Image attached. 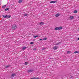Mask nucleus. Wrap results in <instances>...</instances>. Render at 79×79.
I'll list each match as a JSON object with an SVG mask.
<instances>
[{
    "mask_svg": "<svg viewBox=\"0 0 79 79\" xmlns=\"http://www.w3.org/2000/svg\"><path fill=\"white\" fill-rule=\"evenodd\" d=\"M71 53V51H67V54H69V53Z\"/></svg>",
    "mask_w": 79,
    "mask_h": 79,
    "instance_id": "nucleus-19",
    "label": "nucleus"
},
{
    "mask_svg": "<svg viewBox=\"0 0 79 79\" xmlns=\"http://www.w3.org/2000/svg\"><path fill=\"white\" fill-rule=\"evenodd\" d=\"M10 66H11V65H8L6 66V68H9V67H10Z\"/></svg>",
    "mask_w": 79,
    "mask_h": 79,
    "instance_id": "nucleus-11",
    "label": "nucleus"
},
{
    "mask_svg": "<svg viewBox=\"0 0 79 79\" xmlns=\"http://www.w3.org/2000/svg\"><path fill=\"white\" fill-rule=\"evenodd\" d=\"M36 79V77H34L32 78V79Z\"/></svg>",
    "mask_w": 79,
    "mask_h": 79,
    "instance_id": "nucleus-26",
    "label": "nucleus"
},
{
    "mask_svg": "<svg viewBox=\"0 0 79 79\" xmlns=\"http://www.w3.org/2000/svg\"><path fill=\"white\" fill-rule=\"evenodd\" d=\"M2 17L3 18H6L7 17H8V15H3Z\"/></svg>",
    "mask_w": 79,
    "mask_h": 79,
    "instance_id": "nucleus-8",
    "label": "nucleus"
},
{
    "mask_svg": "<svg viewBox=\"0 0 79 79\" xmlns=\"http://www.w3.org/2000/svg\"><path fill=\"white\" fill-rule=\"evenodd\" d=\"M39 37V36H38V35H36V36H34V38H36V37Z\"/></svg>",
    "mask_w": 79,
    "mask_h": 79,
    "instance_id": "nucleus-21",
    "label": "nucleus"
},
{
    "mask_svg": "<svg viewBox=\"0 0 79 79\" xmlns=\"http://www.w3.org/2000/svg\"><path fill=\"white\" fill-rule=\"evenodd\" d=\"M60 15L59 14H57L55 15V16H56V17H58Z\"/></svg>",
    "mask_w": 79,
    "mask_h": 79,
    "instance_id": "nucleus-9",
    "label": "nucleus"
},
{
    "mask_svg": "<svg viewBox=\"0 0 79 79\" xmlns=\"http://www.w3.org/2000/svg\"><path fill=\"white\" fill-rule=\"evenodd\" d=\"M27 16V14H24V16Z\"/></svg>",
    "mask_w": 79,
    "mask_h": 79,
    "instance_id": "nucleus-23",
    "label": "nucleus"
},
{
    "mask_svg": "<svg viewBox=\"0 0 79 79\" xmlns=\"http://www.w3.org/2000/svg\"><path fill=\"white\" fill-rule=\"evenodd\" d=\"M40 36H39V37H40Z\"/></svg>",
    "mask_w": 79,
    "mask_h": 79,
    "instance_id": "nucleus-33",
    "label": "nucleus"
},
{
    "mask_svg": "<svg viewBox=\"0 0 79 79\" xmlns=\"http://www.w3.org/2000/svg\"><path fill=\"white\" fill-rule=\"evenodd\" d=\"M56 0V1H58V0Z\"/></svg>",
    "mask_w": 79,
    "mask_h": 79,
    "instance_id": "nucleus-32",
    "label": "nucleus"
},
{
    "mask_svg": "<svg viewBox=\"0 0 79 79\" xmlns=\"http://www.w3.org/2000/svg\"><path fill=\"white\" fill-rule=\"evenodd\" d=\"M45 49L44 48H43V49H42V50H45Z\"/></svg>",
    "mask_w": 79,
    "mask_h": 79,
    "instance_id": "nucleus-27",
    "label": "nucleus"
},
{
    "mask_svg": "<svg viewBox=\"0 0 79 79\" xmlns=\"http://www.w3.org/2000/svg\"><path fill=\"white\" fill-rule=\"evenodd\" d=\"M9 10V8H7L5 10V11H7Z\"/></svg>",
    "mask_w": 79,
    "mask_h": 79,
    "instance_id": "nucleus-20",
    "label": "nucleus"
},
{
    "mask_svg": "<svg viewBox=\"0 0 79 79\" xmlns=\"http://www.w3.org/2000/svg\"><path fill=\"white\" fill-rule=\"evenodd\" d=\"M36 79H39V78L38 77L37 78H36Z\"/></svg>",
    "mask_w": 79,
    "mask_h": 79,
    "instance_id": "nucleus-29",
    "label": "nucleus"
},
{
    "mask_svg": "<svg viewBox=\"0 0 79 79\" xmlns=\"http://www.w3.org/2000/svg\"><path fill=\"white\" fill-rule=\"evenodd\" d=\"M56 2V1H52L50 2V3H55Z\"/></svg>",
    "mask_w": 79,
    "mask_h": 79,
    "instance_id": "nucleus-7",
    "label": "nucleus"
},
{
    "mask_svg": "<svg viewBox=\"0 0 79 79\" xmlns=\"http://www.w3.org/2000/svg\"><path fill=\"white\" fill-rule=\"evenodd\" d=\"M42 40V39H40V40Z\"/></svg>",
    "mask_w": 79,
    "mask_h": 79,
    "instance_id": "nucleus-30",
    "label": "nucleus"
},
{
    "mask_svg": "<svg viewBox=\"0 0 79 79\" xmlns=\"http://www.w3.org/2000/svg\"><path fill=\"white\" fill-rule=\"evenodd\" d=\"M30 79H32V78H30Z\"/></svg>",
    "mask_w": 79,
    "mask_h": 79,
    "instance_id": "nucleus-31",
    "label": "nucleus"
},
{
    "mask_svg": "<svg viewBox=\"0 0 79 79\" xmlns=\"http://www.w3.org/2000/svg\"><path fill=\"white\" fill-rule=\"evenodd\" d=\"M26 48H27V47H24L23 48V50H25Z\"/></svg>",
    "mask_w": 79,
    "mask_h": 79,
    "instance_id": "nucleus-10",
    "label": "nucleus"
},
{
    "mask_svg": "<svg viewBox=\"0 0 79 79\" xmlns=\"http://www.w3.org/2000/svg\"><path fill=\"white\" fill-rule=\"evenodd\" d=\"M74 17L73 16H71L69 17L70 19H74Z\"/></svg>",
    "mask_w": 79,
    "mask_h": 79,
    "instance_id": "nucleus-6",
    "label": "nucleus"
},
{
    "mask_svg": "<svg viewBox=\"0 0 79 79\" xmlns=\"http://www.w3.org/2000/svg\"><path fill=\"white\" fill-rule=\"evenodd\" d=\"M74 53H79V51H75V52H74Z\"/></svg>",
    "mask_w": 79,
    "mask_h": 79,
    "instance_id": "nucleus-15",
    "label": "nucleus"
},
{
    "mask_svg": "<svg viewBox=\"0 0 79 79\" xmlns=\"http://www.w3.org/2000/svg\"><path fill=\"white\" fill-rule=\"evenodd\" d=\"M6 7V5H4L2 6V8H4Z\"/></svg>",
    "mask_w": 79,
    "mask_h": 79,
    "instance_id": "nucleus-17",
    "label": "nucleus"
},
{
    "mask_svg": "<svg viewBox=\"0 0 79 79\" xmlns=\"http://www.w3.org/2000/svg\"><path fill=\"white\" fill-rule=\"evenodd\" d=\"M28 64V62H26L25 63V64H26V65H27V64Z\"/></svg>",
    "mask_w": 79,
    "mask_h": 79,
    "instance_id": "nucleus-22",
    "label": "nucleus"
},
{
    "mask_svg": "<svg viewBox=\"0 0 79 79\" xmlns=\"http://www.w3.org/2000/svg\"><path fill=\"white\" fill-rule=\"evenodd\" d=\"M36 50V48H35L34 49V50Z\"/></svg>",
    "mask_w": 79,
    "mask_h": 79,
    "instance_id": "nucleus-28",
    "label": "nucleus"
},
{
    "mask_svg": "<svg viewBox=\"0 0 79 79\" xmlns=\"http://www.w3.org/2000/svg\"><path fill=\"white\" fill-rule=\"evenodd\" d=\"M57 48H58V47L56 46H55L53 48V49L54 50H56Z\"/></svg>",
    "mask_w": 79,
    "mask_h": 79,
    "instance_id": "nucleus-4",
    "label": "nucleus"
},
{
    "mask_svg": "<svg viewBox=\"0 0 79 79\" xmlns=\"http://www.w3.org/2000/svg\"><path fill=\"white\" fill-rule=\"evenodd\" d=\"M73 13H77V10H74V11Z\"/></svg>",
    "mask_w": 79,
    "mask_h": 79,
    "instance_id": "nucleus-12",
    "label": "nucleus"
},
{
    "mask_svg": "<svg viewBox=\"0 0 79 79\" xmlns=\"http://www.w3.org/2000/svg\"><path fill=\"white\" fill-rule=\"evenodd\" d=\"M17 28V25L14 24L12 26V29H16Z\"/></svg>",
    "mask_w": 79,
    "mask_h": 79,
    "instance_id": "nucleus-1",
    "label": "nucleus"
},
{
    "mask_svg": "<svg viewBox=\"0 0 79 79\" xmlns=\"http://www.w3.org/2000/svg\"><path fill=\"white\" fill-rule=\"evenodd\" d=\"M30 44H34V42H31L30 43Z\"/></svg>",
    "mask_w": 79,
    "mask_h": 79,
    "instance_id": "nucleus-25",
    "label": "nucleus"
},
{
    "mask_svg": "<svg viewBox=\"0 0 79 79\" xmlns=\"http://www.w3.org/2000/svg\"><path fill=\"white\" fill-rule=\"evenodd\" d=\"M33 71V70L32 69H30L28 70L27 71V73H31V72H32Z\"/></svg>",
    "mask_w": 79,
    "mask_h": 79,
    "instance_id": "nucleus-5",
    "label": "nucleus"
},
{
    "mask_svg": "<svg viewBox=\"0 0 79 79\" xmlns=\"http://www.w3.org/2000/svg\"><path fill=\"white\" fill-rule=\"evenodd\" d=\"M62 27H56V28H55V30L56 31H57V30H60V29H62Z\"/></svg>",
    "mask_w": 79,
    "mask_h": 79,
    "instance_id": "nucleus-2",
    "label": "nucleus"
},
{
    "mask_svg": "<svg viewBox=\"0 0 79 79\" xmlns=\"http://www.w3.org/2000/svg\"><path fill=\"white\" fill-rule=\"evenodd\" d=\"M16 74L15 73H13L11 75V77L12 78L13 77H15V76H16Z\"/></svg>",
    "mask_w": 79,
    "mask_h": 79,
    "instance_id": "nucleus-3",
    "label": "nucleus"
},
{
    "mask_svg": "<svg viewBox=\"0 0 79 79\" xmlns=\"http://www.w3.org/2000/svg\"><path fill=\"white\" fill-rule=\"evenodd\" d=\"M23 2V0H19V3H21Z\"/></svg>",
    "mask_w": 79,
    "mask_h": 79,
    "instance_id": "nucleus-18",
    "label": "nucleus"
},
{
    "mask_svg": "<svg viewBox=\"0 0 79 79\" xmlns=\"http://www.w3.org/2000/svg\"><path fill=\"white\" fill-rule=\"evenodd\" d=\"M11 16L10 15H7V17L8 18H11Z\"/></svg>",
    "mask_w": 79,
    "mask_h": 79,
    "instance_id": "nucleus-13",
    "label": "nucleus"
},
{
    "mask_svg": "<svg viewBox=\"0 0 79 79\" xmlns=\"http://www.w3.org/2000/svg\"><path fill=\"white\" fill-rule=\"evenodd\" d=\"M42 24H44V23L42 22L40 23V25H42Z\"/></svg>",
    "mask_w": 79,
    "mask_h": 79,
    "instance_id": "nucleus-14",
    "label": "nucleus"
},
{
    "mask_svg": "<svg viewBox=\"0 0 79 79\" xmlns=\"http://www.w3.org/2000/svg\"><path fill=\"white\" fill-rule=\"evenodd\" d=\"M78 18H79V16H78Z\"/></svg>",
    "mask_w": 79,
    "mask_h": 79,
    "instance_id": "nucleus-34",
    "label": "nucleus"
},
{
    "mask_svg": "<svg viewBox=\"0 0 79 79\" xmlns=\"http://www.w3.org/2000/svg\"><path fill=\"white\" fill-rule=\"evenodd\" d=\"M59 44H60V43H58L56 44V45H59Z\"/></svg>",
    "mask_w": 79,
    "mask_h": 79,
    "instance_id": "nucleus-24",
    "label": "nucleus"
},
{
    "mask_svg": "<svg viewBox=\"0 0 79 79\" xmlns=\"http://www.w3.org/2000/svg\"><path fill=\"white\" fill-rule=\"evenodd\" d=\"M47 39V38H45L43 39V40H46Z\"/></svg>",
    "mask_w": 79,
    "mask_h": 79,
    "instance_id": "nucleus-16",
    "label": "nucleus"
}]
</instances>
